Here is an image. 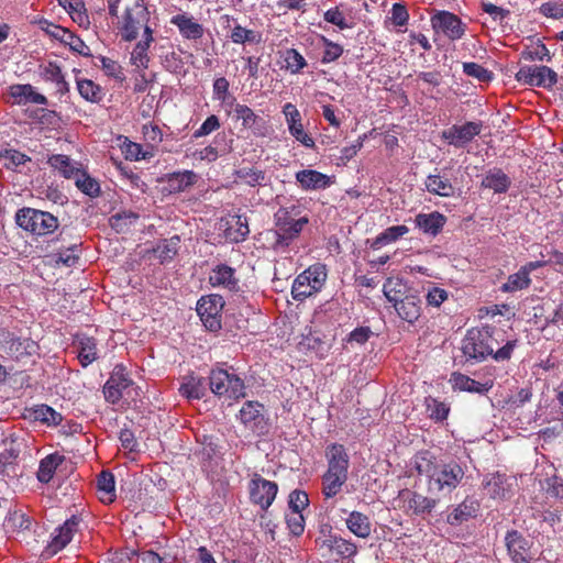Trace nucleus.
I'll list each match as a JSON object with an SVG mask.
<instances>
[{"instance_id":"obj_1","label":"nucleus","mask_w":563,"mask_h":563,"mask_svg":"<svg viewBox=\"0 0 563 563\" xmlns=\"http://www.w3.org/2000/svg\"><path fill=\"white\" fill-rule=\"evenodd\" d=\"M503 342L504 331L495 327L472 328L463 338L461 350L466 361L474 363L483 362L488 356L496 362H505L511 358L518 340H508L499 347Z\"/></svg>"},{"instance_id":"obj_2","label":"nucleus","mask_w":563,"mask_h":563,"mask_svg":"<svg viewBox=\"0 0 563 563\" xmlns=\"http://www.w3.org/2000/svg\"><path fill=\"white\" fill-rule=\"evenodd\" d=\"M415 468L420 476L427 478L430 494H451L464 478L465 472L456 461L445 462L429 451L415 456Z\"/></svg>"},{"instance_id":"obj_3","label":"nucleus","mask_w":563,"mask_h":563,"mask_svg":"<svg viewBox=\"0 0 563 563\" xmlns=\"http://www.w3.org/2000/svg\"><path fill=\"white\" fill-rule=\"evenodd\" d=\"M328 470L322 475V494L327 499L335 497L349 478L350 457L343 444L331 443L325 449Z\"/></svg>"},{"instance_id":"obj_4","label":"nucleus","mask_w":563,"mask_h":563,"mask_svg":"<svg viewBox=\"0 0 563 563\" xmlns=\"http://www.w3.org/2000/svg\"><path fill=\"white\" fill-rule=\"evenodd\" d=\"M300 213V207L295 205L280 207L274 213L277 246H288L292 241L299 238L303 228L309 223L308 217H301Z\"/></svg>"},{"instance_id":"obj_5","label":"nucleus","mask_w":563,"mask_h":563,"mask_svg":"<svg viewBox=\"0 0 563 563\" xmlns=\"http://www.w3.org/2000/svg\"><path fill=\"white\" fill-rule=\"evenodd\" d=\"M151 12L144 0H135L133 4L125 7L117 22V29L124 42L135 41L141 31L145 33L150 26Z\"/></svg>"},{"instance_id":"obj_6","label":"nucleus","mask_w":563,"mask_h":563,"mask_svg":"<svg viewBox=\"0 0 563 563\" xmlns=\"http://www.w3.org/2000/svg\"><path fill=\"white\" fill-rule=\"evenodd\" d=\"M140 394V387L134 385L125 367L121 364L115 365L103 386L104 399L108 402L115 405L121 399H125L126 401H136Z\"/></svg>"},{"instance_id":"obj_7","label":"nucleus","mask_w":563,"mask_h":563,"mask_svg":"<svg viewBox=\"0 0 563 563\" xmlns=\"http://www.w3.org/2000/svg\"><path fill=\"white\" fill-rule=\"evenodd\" d=\"M15 221L20 228L36 235L53 233L58 228L56 217L33 208L20 209L15 214Z\"/></svg>"},{"instance_id":"obj_8","label":"nucleus","mask_w":563,"mask_h":563,"mask_svg":"<svg viewBox=\"0 0 563 563\" xmlns=\"http://www.w3.org/2000/svg\"><path fill=\"white\" fill-rule=\"evenodd\" d=\"M209 386L211 391L220 398L238 400L245 396L244 382L238 375L222 368L210 372Z\"/></svg>"},{"instance_id":"obj_9","label":"nucleus","mask_w":563,"mask_h":563,"mask_svg":"<svg viewBox=\"0 0 563 563\" xmlns=\"http://www.w3.org/2000/svg\"><path fill=\"white\" fill-rule=\"evenodd\" d=\"M327 279L325 265L314 264L299 274L294 280L291 295L295 300H303L319 291Z\"/></svg>"},{"instance_id":"obj_10","label":"nucleus","mask_w":563,"mask_h":563,"mask_svg":"<svg viewBox=\"0 0 563 563\" xmlns=\"http://www.w3.org/2000/svg\"><path fill=\"white\" fill-rule=\"evenodd\" d=\"M0 351L15 361L37 353L38 344L30 338H21L7 329H0Z\"/></svg>"},{"instance_id":"obj_11","label":"nucleus","mask_w":563,"mask_h":563,"mask_svg":"<svg viewBox=\"0 0 563 563\" xmlns=\"http://www.w3.org/2000/svg\"><path fill=\"white\" fill-rule=\"evenodd\" d=\"M224 300L220 295L201 297L197 302V312L203 325L212 332L221 329V312Z\"/></svg>"},{"instance_id":"obj_12","label":"nucleus","mask_w":563,"mask_h":563,"mask_svg":"<svg viewBox=\"0 0 563 563\" xmlns=\"http://www.w3.org/2000/svg\"><path fill=\"white\" fill-rule=\"evenodd\" d=\"M518 82L550 89L558 82V74L548 66H522L516 73Z\"/></svg>"},{"instance_id":"obj_13","label":"nucleus","mask_w":563,"mask_h":563,"mask_svg":"<svg viewBox=\"0 0 563 563\" xmlns=\"http://www.w3.org/2000/svg\"><path fill=\"white\" fill-rule=\"evenodd\" d=\"M249 488L251 501L263 510L271 507L278 492V485L275 482L265 479L258 474L252 477Z\"/></svg>"},{"instance_id":"obj_14","label":"nucleus","mask_w":563,"mask_h":563,"mask_svg":"<svg viewBox=\"0 0 563 563\" xmlns=\"http://www.w3.org/2000/svg\"><path fill=\"white\" fill-rule=\"evenodd\" d=\"M286 124L290 135L307 148H314L313 137L305 130L302 117L297 107L290 102L283 107Z\"/></svg>"},{"instance_id":"obj_15","label":"nucleus","mask_w":563,"mask_h":563,"mask_svg":"<svg viewBox=\"0 0 563 563\" xmlns=\"http://www.w3.org/2000/svg\"><path fill=\"white\" fill-rule=\"evenodd\" d=\"M240 420L257 434H266L269 430L268 419L264 415V406L257 401H246L242 406Z\"/></svg>"},{"instance_id":"obj_16","label":"nucleus","mask_w":563,"mask_h":563,"mask_svg":"<svg viewBox=\"0 0 563 563\" xmlns=\"http://www.w3.org/2000/svg\"><path fill=\"white\" fill-rule=\"evenodd\" d=\"M432 27L442 32L450 40H460L465 34V25L462 20L449 11H439L431 18Z\"/></svg>"},{"instance_id":"obj_17","label":"nucleus","mask_w":563,"mask_h":563,"mask_svg":"<svg viewBox=\"0 0 563 563\" xmlns=\"http://www.w3.org/2000/svg\"><path fill=\"white\" fill-rule=\"evenodd\" d=\"M508 554L514 563H531L533 554L530 541L517 530L508 531L505 537Z\"/></svg>"},{"instance_id":"obj_18","label":"nucleus","mask_w":563,"mask_h":563,"mask_svg":"<svg viewBox=\"0 0 563 563\" xmlns=\"http://www.w3.org/2000/svg\"><path fill=\"white\" fill-rule=\"evenodd\" d=\"M482 122H466L462 125L454 124L442 132V139L455 147H463L482 132Z\"/></svg>"},{"instance_id":"obj_19","label":"nucleus","mask_w":563,"mask_h":563,"mask_svg":"<svg viewBox=\"0 0 563 563\" xmlns=\"http://www.w3.org/2000/svg\"><path fill=\"white\" fill-rule=\"evenodd\" d=\"M548 264L547 261L528 262L520 269L508 276L506 283L500 287L503 292H516L518 290L527 289L531 284L530 273L537 268L543 267Z\"/></svg>"},{"instance_id":"obj_20","label":"nucleus","mask_w":563,"mask_h":563,"mask_svg":"<svg viewBox=\"0 0 563 563\" xmlns=\"http://www.w3.org/2000/svg\"><path fill=\"white\" fill-rule=\"evenodd\" d=\"M79 523L80 518L71 516L62 526L55 529L47 547L51 554H56L62 551L73 540L74 534L78 531Z\"/></svg>"},{"instance_id":"obj_21","label":"nucleus","mask_w":563,"mask_h":563,"mask_svg":"<svg viewBox=\"0 0 563 563\" xmlns=\"http://www.w3.org/2000/svg\"><path fill=\"white\" fill-rule=\"evenodd\" d=\"M0 161L7 170L24 175L32 172V157L16 148L10 147L0 151Z\"/></svg>"},{"instance_id":"obj_22","label":"nucleus","mask_w":563,"mask_h":563,"mask_svg":"<svg viewBox=\"0 0 563 563\" xmlns=\"http://www.w3.org/2000/svg\"><path fill=\"white\" fill-rule=\"evenodd\" d=\"M223 29L229 30V37L235 44L258 43L261 34L254 30H250L240 25L236 20L228 14L220 18Z\"/></svg>"},{"instance_id":"obj_23","label":"nucleus","mask_w":563,"mask_h":563,"mask_svg":"<svg viewBox=\"0 0 563 563\" xmlns=\"http://www.w3.org/2000/svg\"><path fill=\"white\" fill-rule=\"evenodd\" d=\"M239 278L235 276V269L227 264H219L209 275V283L213 287H222L232 292L240 290Z\"/></svg>"},{"instance_id":"obj_24","label":"nucleus","mask_w":563,"mask_h":563,"mask_svg":"<svg viewBox=\"0 0 563 563\" xmlns=\"http://www.w3.org/2000/svg\"><path fill=\"white\" fill-rule=\"evenodd\" d=\"M154 42V31L152 27H146L145 33H142V38L134 45L130 63L140 70H145L150 65L148 49Z\"/></svg>"},{"instance_id":"obj_25","label":"nucleus","mask_w":563,"mask_h":563,"mask_svg":"<svg viewBox=\"0 0 563 563\" xmlns=\"http://www.w3.org/2000/svg\"><path fill=\"white\" fill-rule=\"evenodd\" d=\"M399 496L406 503V508L413 515L429 514L438 503L435 498L427 497L409 489L401 490Z\"/></svg>"},{"instance_id":"obj_26","label":"nucleus","mask_w":563,"mask_h":563,"mask_svg":"<svg viewBox=\"0 0 563 563\" xmlns=\"http://www.w3.org/2000/svg\"><path fill=\"white\" fill-rule=\"evenodd\" d=\"M393 307L398 317L410 324H413L421 316V300L412 292L394 302Z\"/></svg>"},{"instance_id":"obj_27","label":"nucleus","mask_w":563,"mask_h":563,"mask_svg":"<svg viewBox=\"0 0 563 563\" xmlns=\"http://www.w3.org/2000/svg\"><path fill=\"white\" fill-rule=\"evenodd\" d=\"M296 181L305 191L321 190L330 187L331 179L328 175L316 169H302L296 173Z\"/></svg>"},{"instance_id":"obj_28","label":"nucleus","mask_w":563,"mask_h":563,"mask_svg":"<svg viewBox=\"0 0 563 563\" xmlns=\"http://www.w3.org/2000/svg\"><path fill=\"white\" fill-rule=\"evenodd\" d=\"M450 382L454 390L474 393L479 395L488 393L494 386L493 380L481 383L459 372H454L451 375Z\"/></svg>"},{"instance_id":"obj_29","label":"nucleus","mask_w":563,"mask_h":563,"mask_svg":"<svg viewBox=\"0 0 563 563\" xmlns=\"http://www.w3.org/2000/svg\"><path fill=\"white\" fill-rule=\"evenodd\" d=\"M510 186V177L499 167L489 168L481 181V188L489 189L494 194H506Z\"/></svg>"},{"instance_id":"obj_30","label":"nucleus","mask_w":563,"mask_h":563,"mask_svg":"<svg viewBox=\"0 0 563 563\" xmlns=\"http://www.w3.org/2000/svg\"><path fill=\"white\" fill-rule=\"evenodd\" d=\"M446 223V217L439 211L418 213L415 217L416 227L424 234L437 236Z\"/></svg>"},{"instance_id":"obj_31","label":"nucleus","mask_w":563,"mask_h":563,"mask_svg":"<svg viewBox=\"0 0 563 563\" xmlns=\"http://www.w3.org/2000/svg\"><path fill=\"white\" fill-rule=\"evenodd\" d=\"M10 96L14 99L16 104L36 103L46 104L47 98L35 91L34 87L30 84H16L10 86Z\"/></svg>"},{"instance_id":"obj_32","label":"nucleus","mask_w":563,"mask_h":563,"mask_svg":"<svg viewBox=\"0 0 563 563\" xmlns=\"http://www.w3.org/2000/svg\"><path fill=\"white\" fill-rule=\"evenodd\" d=\"M224 225L223 234L230 243L243 242L250 233L247 219L242 216H232Z\"/></svg>"},{"instance_id":"obj_33","label":"nucleus","mask_w":563,"mask_h":563,"mask_svg":"<svg viewBox=\"0 0 563 563\" xmlns=\"http://www.w3.org/2000/svg\"><path fill=\"white\" fill-rule=\"evenodd\" d=\"M178 391L187 399H201L207 393L206 379L195 374L185 375Z\"/></svg>"},{"instance_id":"obj_34","label":"nucleus","mask_w":563,"mask_h":563,"mask_svg":"<svg viewBox=\"0 0 563 563\" xmlns=\"http://www.w3.org/2000/svg\"><path fill=\"white\" fill-rule=\"evenodd\" d=\"M478 511V501L466 498L448 515L446 521L451 526H459L472 518H475Z\"/></svg>"},{"instance_id":"obj_35","label":"nucleus","mask_w":563,"mask_h":563,"mask_svg":"<svg viewBox=\"0 0 563 563\" xmlns=\"http://www.w3.org/2000/svg\"><path fill=\"white\" fill-rule=\"evenodd\" d=\"M235 183L250 187L266 186L269 181L265 170L255 167H241L234 172Z\"/></svg>"},{"instance_id":"obj_36","label":"nucleus","mask_w":563,"mask_h":563,"mask_svg":"<svg viewBox=\"0 0 563 563\" xmlns=\"http://www.w3.org/2000/svg\"><path fill=\"white\" fill-rule=\"evenodd\" d=\"M483 487L486 494L493 499H505L509 497V485L506 475L492 474L485 477Z\"/></svg>"},{"instance_id":"obj_37","label":"nucleus","mask_w":563,"mask_h":563,"mask_svg":"<svg viewBox=\"0 0 563 563\" xmlns=\"http://www.w3.org/2000/svg\"><path fill=\"white\" fill-rule=\"evenodd\" d=\"M27 417L33 421L42 422L48 427H56L63 421L62 413L45 404L36 405L27 409Z\"/></svg>"},{"instance_id":"obj_38","label":"nucleus","mask_w":563,"mask_h":563,"mask_svg":"<svg viewBox=\"0 0 563 563\" xmlns=\"http://www.w3.org/2000/svg\"><path fill=\"white\" fill-rule=\"evenodd\" d=\"M40 75L45 81L55 84L57 92L62 95L68 92V82L65 80L62 69L56 62L40 65Z\"/></svg>"},{"instance_id":"obj_39","label":"nucleus","mask_w":563,"mask_h":563,"mask_svg":"<svg viewBox=\"0 0 563 563\" xmlns=\"http://www.w3.org/2000/svg\"><path fill=\"white\" fill-rule=\"evenodd\" d=\"M165 181L170 194L181 192L197 181V175L192 170L175 172L167 174Z\"/></svg>"},{"instance_id":"obj_40","label":"nucleus","mask_w":563,"mask_h":563,"mask_svg":"<svg viewBox=\"0 0 563 563\" xmlns=\"http://www.w3.org/2000/svg\"><path fill=\"white\" fill-rule=\"evenodd\" d=\"M172 23L176 25L180 34L188 40H198L203 35V26L192 18L185 14H177L172 18Z\"/></svg>"},{"instance_id":"obj_41","label":"nucleus","mask_w":563,"mask_h":563,"mask_svg":"<svg viewBox=\"0 0 563 563\" xmlns=\"http://www.w3.org/2000/svg\"><path fill=\"white\" fill-rule=\"evenodd\" d=\"M64 461L65 456L57 452L48 454L47 456L42 459L36 473L37 481L42 484H48L52 481L56 472V468Z\"/></svg>"},{"instance_id":"obj_42","label":"nucleus","mask_w":563,"mask_h":563,"mask_svg":"<svg viewBox=\"0 0 563 563\" xmlns=\"http://www.w3.org/2000/svg\"><path fill=\"white\" fill-rule=\"evenodd\" d=\"M70 15L71 20L80 27L88 29L90 25L89 15L82 0H57Z\"/></svg>"},{"instance_id":"obj_43","label":"nucleus","mask_w":563,"mask_h":563,"mask_svg":"<svg viewBox=\"0 0 563 563\" xmlns=\"http://www.w3.org/2000/svg\"><path fill=\"white\" fill-rule=\"evenodd\" d=\"M383 292L386 297V299L394 303L400 298L406 297L410 294V289L407 285V283L398 276H391L386 279V282L383 285Z\"/></svg>"},{"instance_id":"obj_44","label":"nucleus","mask_w":563,"mask_h":563,"mask_svg":"<svg viewBox=\"0 0 563 563\" xmlns=\"http://www.w3.org/2000/svg\"><path fill=\"white\" fill-rule=\"evenodd\" d=\"M47 164L66 179H74L80 172V168L75 165L71 158L63 154L51 155Z\"/></svg>"},{"instance_id":"obj_45","label":"nucleus","mask_w":563,"mask_h":563,"mask_svg":"<svg viewBox=\"0 0 563 563\" xmlns=\"http://www.w3.org/2000/svg\"><path fill=\"white\" fill-rule=\"evenodd\" d=\"M424 186L428 192L440 197H452L455 192L451 180L439 174L429 175L424 181Z\"/></svg>"},{"instance_id":"obj_46","label":"nucleus","mask_w":563,"mask_h":563,"mask_svg":"<svg viewBox=\"0 0 563 563\" xmlns=\"http://www.w3.org/2000/svg\"><path fill=\"white\" fill-rule=\"evenodd\" d=\"M77 90L81 98L91 103H99L104 97L103 88L91 79L77 78Z\"/></svg>"},{"instance_id":"obj_47","label":"nucleus","mask_w":563,"mask_h":563,"mask_svg":"<svg viewBox=\"0 0 563 563\" xmlns=\"http://www.w3.org/2000/svg\"><path fill=\"white\" fill-rule=\"evenodd\" d=\"M78 343V360L84 367H87L98 358L97 341L90 336H80Z\"/></svg>"},{"instance_id":"obj_48","label":"nucleus","mask_w":563,"mask_h":563,"mask_svg":"<svg viewBox=\"0 0 563 563\" xmlns=\"http://www.w3.org/2000/svg\"><path fill=\"white\" fill-rule=\"evenodd\" d=\"M346 526L358 538H367L371 534V521L366 515L360 511H352L349 515Z\"/></svg>"},{"instance_id":"obj_49","label":"nucleus","mask_w":563,"mask_h":563,"mask_svg":"<svg viewBox=\"0 0 563 563\" xmlns=\"http://www.w3.org/2000/svg\"><path fill=\"white\" fill-rule=\"evenodd\" d=\"M99 498L104 504H110L115 498L114 476L108 471H102L97 476Z\"/></svg>"},{"instance_id":"obj_50","label":"nucleus","mask_w":563,"mask_h":563,"mask_svg":"<svg viewBox=\"0 0 563 563\" xmlns=\"http://www.w3.org/2000/svg\"><path fill=\"white\" fill-rule=\"evenodd\" d=\"M75 185L82 194L90 198H98L101 195L99 181L91 177L86 170L80 169L76 175Z\"/></svg>"},{"instance_id":"obj_51","label":"nucleus","mask_w":563,"mask_h":563,"mask_svg":"<svg viewBox=\"0 0 563 563\" xmlns=\"http://www.w3.org/2000/svg\"><path fill=\"white\" fill-rule=\"evenodd\" d=\"M180 238L178 235H174L168 240H164L159 243L154 250L155 256L161 261V263H165L172 261L179 247Z\"/></svg>"},{"instance_id":"obj_52","label":"nucleus","mask_w":563,"mask_h":563,"mask_svg":"<svg viewBox=\"0 0 563 563\" xmlns=\"http://www.w3.org/2000/svg\"><path fill=\"white\" fill-rule=\"evenodd\" d=\"M428 417L435 422H443L450 413V406L434 397H427L424 400Z\"/></svg>"},{"instance_id":"obj_53","label":"nucleus","mask_w":563,"mask_h":563,"mask_svg":"<svg viewBox=\"0 0 563 563\" xmlns=\"http://www.w3.org/2000/svg\"><path fill=\"white\" fill-rule=\"evenodd\" d=\"M139 219V214L133 211H120L110 218L111 228L118 233H124L129 228L135 223Z\"/></svg>"},{"instance_id":"obj_54","label":"nucleus","mask_w":563,"mask_h":563,"mask_svg":"<svg viewBox=\"0 0 563 563\" xmlns=\"http://www.w3.org/2000/svg\"><path fill=\"white\" fill-rule=\"evenodd\" d=\"M284 56L286 68L291 74H298L307 66L305 57L296 48H287Z\"/></svg>"},{"instance_id":"obj_55","label":"nucleus","mask_w":563,"mask_h":563,"mask_svg":"<svg viewBox=\"0 0 563 563\" xmlns=\"http://www.w3.org/2000/svg\"><path fill=\"white\" fill-rule=\"evenodd\" d=\"M328 543L332 551L344 558H351L356 553V545L341 537L331 536Z\"/></svg>"},{"instance_id":"obj_56","label":"nucleus","mask_w":563,"mask_h":563,"mask_svg":"<svg viewBox=\"0 0 563 563\" xmlns=\"http://www.w3.org/2000/svg\"><path fill=\"white\" fill-rule=\"evenodd\" d=\"M408 232V227L404 224L389 227L376 238L375 244L385 245L395 242Z\"/></svg>"},{"instance_id":"obj_57","label":"nucleus","mask_w":563,"mask_h":563,"mask_svg":"<svg viewBox=\"0 0 563 563\" xmlns=\"http://www.w3.org/2000/svg\"><path fill=\"white\" fill-rule=\"evenodd\" d=\"M463 71L467 76L477 79L479 82H488L493 79V73L490 70L474 62L464 63Z\"/></svg>"},{"instance_id":"obj_58","label":"nucleus","mask_w":563,"mask_h":563,"mask_svg":"<svg viewBox=\"0 0 563 563\" xmlns=\"http://www.w3.org/2000/svg\"><path fill=\"white\" fill-rule=\"evenodd\" d=\"M320 40L324 46L322 64L333 63L343 54V47L340 44L330 41L324 35H321Z\"/></svg>"},{"instance_id":"obj_59","label":"nucleus","mask_w":563,"mask_h":563,"mask_svg":"<svg viewBox=\"0 0 563 563\" xmlns=\"http://www.w3.org/2000/svg\"><path fill=\"white\" fill-rule=\"evenodd\" d=\"M234 113L236 119L242 121V125L245 129L255 128L257 121L261 120L258 115H256L254 111L245 104L236 103L234 108Z\"/></svg>"},{"instance_id":"obj_60","label":"nucleus","mask_w":563,"mask_h":563,"mask_svg":"<svg viewBox=\"0 0 563 563\" xmlns=\"http://www.w3.org/2000/svg\"><path fill=\"white\" fill-rule=\"evenodd\" d=\"M230 84L225 77H219L213 81V96L222 103L233 104L235 98L229 93Z\"/></svg>"},{"instance_id":"obj_61","label":"nucleus","mask_w":563,"mask_h":563,"mask_svg":"<svg viewBox=\"0 0 563 563\" xmlns=\"http://www.w3.org/2000/svg\"><path fill=\"white\" fill-rule=\"evenodd\" d=\"M63 44L68 45L73 52H76L81 56L89 57L92 55L90 47L86 45L78 35L70 31L67 33Z\"/></svg>"},{"instance_id":"obj_62","label":"nucleus","mask_w":563,"mask_h":563,"mask_svg":"<svg viewBox=\"0 0 563 563\" xmlns=\"http://www.w3.org/2000/svg\"><path fill=\"white\" fill-rule=\"evenodd\" d=\"M100 62L102 70L107 76L112 77L119 81H123L125 79L123 68L118 62L104 56L100 58Z\"/></svg>"},{"instance_id":"obj_63","label":"nucleus","mask_w":563,"mask_h":563,"mask_svg":"<svg viewBox=\"0 0 563 563\" xmlns=\"http://www.w3.org/2000/svg\"><path fill=\"white\" fill-rule=\"evenodd\" d=\"M481 9L487 13L493 21L498 22L499 24L510 15V10L504 9L488 1H482Z\"/></svg>"},{"instance_id":"obj_64","label":"nucleus","mask_w":563,"mask_h":563,"mask_svg":"<svg viewBox=\"0 0 563 563\" xmlns=\"http://www.w3.org/2000/svg\"><path fill=\"white\" fill-rule=\"evenodd\" d=\"M286 523L289 531L299 537L305 531V518L300 511H290L286 514Z\"/></svg>"}]
</instances>
